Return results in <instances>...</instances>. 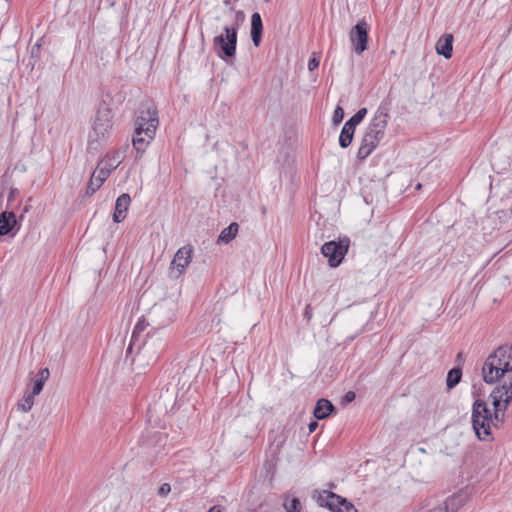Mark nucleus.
I'll return each mask as SVG.
<instances>
[{
    "mask_svg": "<svg viewBox=\"0 0 512 512\" xmlns=\"http://www.w3.org/2000/svg\"><path fill=\"white\" fill-rule=\"evenodd\" d=\"M237 27L225 26L221 34L213 38V49L216 55L227 64H232L236 56Z\"/></svg>",
    "mask_w": 512,
    "mask_h": 512,
    "instance_id": "5",
    "label": "nucleus"
},
{
    "mask_svg": "<svg viewBox=\"0 0 512 512\" xmlns=\"http://www.w3.org/2000/svg\"><path fill=\"white\" fill-rule=\"evenodd\" d=\"M238 227H239L238 224L233 222L228 227L224 228L221 231L217 242L224 243V244L229 243L231 240H233L236 237L237 232H238Z\"/></svg>",
    "mask_w": 512,
    "mask_h": 512,
    "instance_id": "19",
    "label": "nucleus"
},
{
    "mask_svg": "<svg viewBox=\"0 0 512 512\" xmlns=\"http://www.w3.org/2000/svg\"><path fill=\"white\" fill-rule=\"evenodd\" d=\"M354 399H355V393H354V392L349 391L348 393H346V395H345V400H346L347 402H351V401H353Z\"/></svg>",
    "mask_w": 512,
    "mask_h": 512,
    "instance_id": "36",
    "label": "nucleus"
},
{
    "mask_svg": "<svg viewBox=\"0 0 512 512\" xmlns=\"http://www.w3.org/2000/svg\"><path fill=\"white\" fill-rule=\"evenodd\" d=\"M318 427V423L316 421H312L309 423L308 425V429H309V432L312 433L314 432Z\"/></svg>",
    "mask_w": 512,
    "mask_h": 512,
    "instance_id": "37",
    "label": "nucleus"
},
{
    "mask_svg": "<svg viewBox=\"0 0 512 512\" xmlns=\"http://www.w3.org/2000/svg\"><path fill=\"white\" fill-rule=\"evenodd\" d=\"M208 512H222L220 506H213Z\"/></svg>",
    "mask_w": 512,
    "mask_h": 512,
    "instance_id": "39",
    "label": "nucleus"
},
{
    "mask_svg": "<svg viewBox=\"0 0 512 512\" xmlns=\"http://www.w3.org/2000/svg\"><path fill=\"white\" fill-rule=\"evenodd\" d=\"M158 125L159 119L156 106L148 101L143 103L135 120V133L132 140L133 146L138 152L146 150L156 134Z\"/></svg>",
    "mask_w": 512,
    "mask_h": 512,
    "instance_id": "2",
    "label": "nucleus"
},
{
    "mask_svg": "<svg viewBox=\"0 0 512 512\" xmlns=\"http://www.w3.org/2000/svg\"><path fill=\"white\" fill-rule=\"evenodd\" d=\"M171 491V486L168 483H163L158 489V495L164 497L167 496Z\"/></svg>",
    "mask_w": 512,
    "mask_h": 512,
    "instance_id": "33",
    "label": "nucleus"
},
{
    "mask_svg": "<svg viewBox=\"0 0 512 512\" xmlns=\"http://www.w3.org/2000/svg\"><path fill=\"white\" fill-rule=\"evenodd\" d=\"M304 318L309 322L312 319V309L310 305H307L304 311Z\"/></svg>",
    "mask_w": 512,
    "mask_h": 512,
    "instance_id": "35",
    "label": "nucleus"
},
{
    "mask_svg": "<svg viewBox=\"0 0 512 512\" xmlns=\"http://www.w3.org/2000/svg\"><path fill=\"white\" fill-rule=\"evenodd\" d=\"M319 66V59L316 57H312L308 62V69L313 71Z\"/></svg>",
    "mask_w": 512,
    "mask_h": 512,
    "instance_id": "34",
    "label": "nucleus"
},
{
    "mask_svg": "<svg viewBox=\"0 0 512 512\" xmlns=\"http://www.w3.org/2000/svg\"><path fill=\"white\" fill-rule=\"evenodd\" d=\"M149 317L154 328H162L173 322L175 313L171 304L162 303L153 306Z\"/></svg>",
    "mask_w": 512,
    "mask_h": 512,
    "instance_id": "7",
    "label": "nucleus"
},
{
    "mask_svg": "<svg viewBox=\"0 0 512 512\" xmlns=\"http://www.w3.org/2000/svg\"><path fill=\"white\" fill-rule=\"evenodd\" d=\"M367 114L366 108L359 109L347 122L349 127L356 129V126L364 119Z\"/></svg>",
    "mask_w": 512,
    "mask_h": 512,
    "instance_id": "24",
    "label": "nucleus"
},
{
    "mask_svg": "<svg viewBox=\"0 0 512 512\" xmlns=\"http://www.w3.org/2000/svg\"><path fill=\"white\" fill-rule=\"evenodd\" d=\"M335 410L334 405L327 399L321 398L314 408V417L318 420L327 418Z\"/></svg>",
    "mask_w": 512,
    "mask_h": 512,
    "instance_id": "17",
    "label": "nucleus"
},
{
    "mask_svg": "<svg viewBox=\"0 0 512 512\" xmlns=\"http://www.w3.org/2000/svg\"><path fill=\"white\" fill-rule=\"evenodd\" d=\"M462 357H463V353H462V352H460V353H458V354H457V360H461V359H462Z\"/></svg>",
    "mask_w": 512,
    "mask_h": 512,
    "instance_id": "41",
    "label": "nucleus"
},
{
    "mask_svg": "<svg viewBox=\"0 0 512 512\" xmlns=\"http://www.w3.org/2000/svg\"><path fill=\"white\" fill-rule=\"evenodd\" d=\"M15 192H17V189H12L11 192H10V197L9 198H12L13 196H15Z\"/></svg>",
    "mask_w": 512,
    "mask_h": 512,
    "instance_id": "40",
    "label": "nucleus"
},
{
    "mask_svg": "<svg viewBox=\"0 0 512 512\" xmlns=\"http://www.w3.org/2000/svg\"><path fill=\"white\" fill-rule=\"evenodd\" d=\"M354 132H355L354 128L349 127V125H347L346 123L344 124V126L341 130L340 136H339V145L342 148H347L351 144V142L353 140Z\"/></svg>",
    "mask_w": 512,
    "mask_h": 512,
    "instance_id": "20",
    "label": "nucleus"
},
{
    "mask_svg": "<svg viewBox=\"0 0 512 512\" xmlns=\"http://www.w3.org/2000/svg\"><path fill=\"white\" fill-rule=\"evenodd\" d=\"M343 118H344V110L342 107L337 106L336 109L334 110L333 117H332L333 124L338 125L339 123L342 122Z\"/></svg>",
    "mask_w": 512,
    "mask_h": 512,
    "instance_id": "27",
    "label": "nucleus"
},
{
    "mask_svg": "<svg viewBox=\"0 0 512 512\" xmlns=\"http://www.w3.org/2000/svg\"><path fill=\"white\" fill-rule=\"evenodd\" d=\"M349 240L347 238L339 241H329L322 245L321 253L328 259L330 267H337L341 264L345 254L348 252Z\"/></svg>",
    "mask_w": 512,
    "mask_h": 512,
    "instance_id": "6",
    "label": "nucleus"
},
{
    "mask_svg": "<svg viewBox=\"0 0 512 512\" xmlns=\"http://www.w3.org/2000/svg\"><path fill=\"white\" fill-rule=\"evenodd\" d=\"M122 160L123 156L121 152L114 151L112 153L106 154V156L100 159L97 164L103 169L107 170L109 173H111L122 163Z\"/></svg>",
    "mask_w": 512,
    "mask_h": 512,
    "instance_id": "13",
    "label": "nucleus"
},
{
    "mask_svg": "<svg viewBox=\"0 0 512 512\" xmlns=\"http://www.w3.org/2000/svg\"><path fill=\"white\" fill-rule=\"evenodd\" d=\"M49 376H50L49 369L43 368L37 374L36 380L41 381V382H43V384H45V382L48 380Z\"/></svg>",
    "mask_w": 512,
    "mask_h": 512,
    "instance_id": "32",
    "label": "nucleus"
},
{
    "mask_svg": "<svg viewBox=\"0 0 512 512\" xmlns=\"http://www.w3.org/2000/svg\"><path fill=\"white\" fill-rule=\"evenodd\" d=\"M428 512H447V507H435L434 509H431Z\"/></svg>",
    "mask_w": 512,
    "mask_h": 512,
    "instance_id": "38",
    "label": "nucleus"
},
{
    "mask_svg": "<svg viewBox=\"0 0 512 512\" xmlns=\"http://www.w3.org/2000/svg\"><path fill=\"white\" fill-rule=\"evenodd\" d=\"M507 216H508V213L506 210H499V211H496V212H493L492 214L489 215V218H494V217H497L500 222H505L507 220Z\"/></svg>",
    "mask_w": 512,
    "mask_h": 512,
    "instance_id": "30",
    "label": "nucleus"
},
{
    "mask_svg": "<svg viewBox=\"0 0 512 512\" xmlns=\"http://www.w3.org/2000/svg\"><path fill=\"white\" fill-rule=\"evenodd\" d=\"M224 4H225L226 6H228V5L230 4V0H225V1H224Z\"/></svg>",
    "mask_w": 512,
    "mask_h": 512,
    "instance_id": "43",
    "label": "nucleus"
},
{
    "mask_svg": "<svg viewBox=\"0 0 512 512\" xmlns=\"http://www.w3.org/2000/svg\"><path fill=\"white\" fill-rule=\"evenodd\" d=\"M368 29L367 22L360 20L350 32V40L352 42L354 51L357 54L363 53L367 49L368 43Z\"/></svg>",
    "mask_w": 512,
    "mask_h": 512,
    "instance_id": "9",
    "label": "nucleus"
},
{
    "mask_svg": "<svg viewBox=\"0 0 512 512\" xmlns=\"http://www.w3.org/2000/svg\"><path fill=\"white\" fill-rule=\"evenodd\" d=\"M140 326H141V322L137 323V325H136V327H135V330L140 329Z\"/></svg>",
    "mask_w": 512,
    "mask_h": 512,
    "instance_id": "42",
    "label": "nucleus"
},
{
    "mask_svg": "<svg viewBox=\"0 0 512 512\" xmlns=\"http://www.w3.org/2000/svg\"><path fill=\"white\" fill-rule=\"evenodd\" d=\"M193 248L190 245L177 250L170 265V277L178 278L191 261Z\"/></svg>",
    "mask_w": 512,
    "mask_h": 512,
    "instance_id": "8",
    "label": "nucleus"
},
{
    "mask_svg": "<svg viewBox=\"0 0 512 512\" xmlns=\"http://www.w3.org/2000/svg\"><path fill=\"white\" fill-rule=\"evenodd\" d=\"M43 387H44L43 382L38 381V380L35 379L34 383H33L32 390L31 391H27V392L30 393L33 396H36V395L41 393V391L43 390Z\"/></svg>",
    "mask_w": 512,
    "mask_h": 512,
    "instance_id": "29",
    "label": "nucleus"
},
{
    "mask_svg": "<svg viewBox=\"0 0 512 512\" xmlns=\"http://www.w3.org/2000/svg\"><path fill=\"white\" fill-rule=\"evenodd\" d=\"M131 203V197L128 193L121 194L115 203V211L113 214V221L116 223L122 222L126 218V212Z\"/></svg>",
    "mask_w": 512,
    "mask_h": 512,
    "instance_id": "12",
    "label": "nucleus"
},
{
    "mask_svg": "<svg viewBox=\"0 0 512 512\" xmlns=\"http://www.w3.org/2000/svg\"><path fill=\"white\" fill-rule=\"evenodd\" d=\"M263 31V23L261 15L255 12L251 16V39L255 47H258L261 43Z\"/></svg>",
    "mask_w": 512,
    "mask_h": 512,
    "instance_id": "14",
    "label": "nucleus"
},
{
    "mask_svg": "<svg viewBox=\"0 0 512 512\" xmlns=\"http://www.w3.org/2000/svg\"><path fill=\"white\" fill-rule=\"evenodd\" d=\"M49 376H50L49 369L43 368L37 374L36 380L41 381V382H43V384H45V382L48 380Z\"/></svg>",
    "mask_w": 512,
    "mask_h": 512,
    "instance_id": "31",
    "label": "nucleus"
},
{
    "mask_svg": "<svg viewBox=\"0 0 512 512\" xmlns=\"http://www.w3.org/2000/svg\"><path fill=\"white\" fill-rule=\"evenodd\" d=\"M100 187L101 186H98L96 184V180L91 176L86 188V194L90 196L94 194Z\"/></svg>",
    "mask_w": 512,
    "mask_h": 512,
    "instance_id": "28",
    "label": "nucleus"
},
{
    "mask_svg": "<svg viewBox=\"0 0 512 512\" xmlns=\"http://www.w3.org/2000/svg\"><path fill=\"white\" fill-rule=\"evenodd\" d=\"M509 371H512V347L504 345L498 347L485 360L482 377L487 384H494Z\"/></svg>",
    "mask_w": 512,
    "mask_h": 512,
    "instance_id": "3",
    "label": "nucleus"
},
{
    "mask_svg": "<svg viewBox=\"0 0 512 512\" xmlns=\"http://www.w3.org/2000/svg\"><path fill=\"white\" fill-rule=\"evenodd\" d=\"M109 175L110 173L107 170L103 169L97 164L96 169L92 174V177L96 180V184L98 186H102L106 179L109 177Z\"/></svg>",
    "mask_w": 512,
    "mask_h": 512,
    "instance_id": "23",
    "label": "nucleus"
},
{
    "mask_svg": "<svg viewBox=\"0 0 512 512\" xmlns=\"http://www.w3.org/2000/svg\"><path fill=\"white\" fill-rule=\"evenodd\" d=\"M284 508L287 512H299L301 509V503L297 498H293L292 500L284 503Z\"/></svg>",
    "mask_w": 512,
    "mask_h": 512,
    "instance_id": "25",
    "label": "nucleus"
},
{
    "mask_svg": "<svg viewBox=\"0 0 512 512\" xmlns=\"http://www.w3.org/2000/svg\"><path fill=\"white\" fill-rule=\"evenodd\" d=\"M318 501L321 506L329 508L332 512H337L340 506L342 497L328 491H324L319 495Z\"/></svg>",
    "mask_w": 512,
    "mask_h": 512,
    "instance_id": "16",
    "label": "nucleus"
},
{
    "mask_svg": "<svg viewBox=\"0 0 512 512\" xmlns=\"http://www.w3.org/2000/svg\"><path fill=\"white\" fill-rule=\"evenodd\" d=\"M356 508L353 504L342 498L340 506L337 508V512H356Z\"/></svg>",
    "mask_w": 512,
    "mask_h": 512,
    "instance_id": "26",
    "label": "nucleus"
},
{
    "mask_svg": "<svg viewBox=\"0 0 512 512\" xmlns=\"http://www.w3.org/2000/svg\"><path fill=\"white\" fill-rule=\"evenodd\" d=\"M112 110L105 104L101 105L88 135V150L97 152L109 139L113 127Z\"/></svg>",
    "mask_w": 512,
    "mask_h": 512,
    "instance_id": "4",
    "label": "nucleus"
},
{
    "mask_svg": "<svg viewBox=\"0 0 512 512\" xmlns=\"http://www.w3.org/2000/svg\"><path fill=\"white\" fill-rule=\"evenodd\" d=\"M382 138L383 136L366 129L357 152V157L359 159L367 158L377 147Z\"/></svg>",
    "mask_w": 512,
    "mask_h": 512,
    "instance_id": "10",
    "label": "nucleus"
},
{
    "mask_svg": "<svg viewBox=\"0 0 512 512\" xmlns=\"http://www.w3.org/2000/svg\"><path fill=\"white\" fill-rule=\"evenodd\" d=\"M462 377V369L460 367L452 368L448 374L446 379V384L449 389L454 388L460 381Z\"/></svg>",
    "mask_w": 512,
    "mask_h": 512,
    "instance_id": "21",
    "label": "nucleus"
},
{
    "mask_svg": "<svg viewBox=\"0 0 512 512\" xmlns=\"http://www.w3.org/2000/svg\"><path fill=\"white\" fill-rule=\"evenodd\" d=\"M16 224L14 213H2L0 215V236L7 235Z\"/></svg>",
    "mask_w": 512,
    "mask_h": 512,
    "instance_id": "18",
    "label": "nucleus"
},
{
    "mask_svg": "<svg viewBox=\"0 0 512 512\" xmlns=\"http://www.w3.org/2000/svg\"><path fill=\"white\" fill-rule=\"evenodd\" d=\"M387 119L388 109L381 105L377 109L373 119L366 129L384 137V132L387 126Z\"/></svg>",
    "mask_w": 512,
    "mask_h": 512,
    "instance_id": "11",
    "label": "nucleus"
},
{
    "mask_svg": "<svg viewBox=\"0 0 512 512\" xmlns=\"http://www.w3.org/2000/svg\"><path fill=\"white\" fill-rule=\"evenodd\" d=\"M34 397L35 396L31 395L30 393L25 392L22 399H20L17 403L18 410H21L23 412L30 411L34 405Z\"/></svg>",
    "mask_w": 512,
    "mask_h": 512,
    "instance_id": "22",
    "label": "nucleus"
},
{
    "mask_svg": "<svg viewBox=\"0 0 512 512\" xmlns=\"http://www.w3.org/2000/svg\"><path fill=\"white\" fill-rule=\"evenodd\" d=\"M453 35L444 34L436 43V51L439 55L444 56L446 59L451 58L453 50Z\"/></svg>",
    "mask_w": 512,
    "mask_h": 512,
    "instance_id": "15",
    "label": "nucleus"
},
{
    "mask_svg": "<svg viewBox=\"0 0 512 512\" xmlns=\"http://www.w3.org/2000/svg\"><path fill=\"white\" fill-rule=\"evenodd\" d=\"M494 407L492 415L485 401L477 399L472 407V426L479 440L491 439V427L498 428L505 416V410L512 401V378L509 382L496 387L490 394Z\"/></svg>",
    "mask_w": 512,
    "mask_h": 512,
    "instance_id": "1",
    "label": "nucleus"
}]
</instances>
